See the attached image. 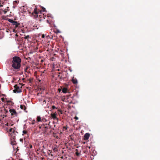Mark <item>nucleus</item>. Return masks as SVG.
Segmentation results:
<instances>
[{"instance_id": "33", "label": "nucleus", "mask_w": 160, "mask_h": 160, "mask_svg": "<svg viewBox=\"0 0 160 160\" xmlns=\"http://www.w3.org/2000/svg\"><path fill=\"white\" fill-rule=\"evenodd\" d=\"M42 38H44V37H45V35H44V34H42Z\"/></svg>"}, {"instance_id": "6", "label": "nucleus", "mask_w": 160, "mask_h": 160, "mask_svg": "<svg viewBox=\"0 0 160 160\" xmlns=\"http://www.w3.org/2000/svg\"><path fill=\"white\" fill-rule=\"evenodd\" d=\"M90 134L89 133H86L84 135V139L85 140H87L89 138Z\"/></svg>"}, {"instance_id": "17", "label": "nucleus", "mask_w": 160, "mask_h": 160, "mask_svg": "<svg viewBox=\"0 0 160 160\" xmlns=\"http://www.w3.org/2000/svg\"><path fill=\"white\" fill-rule=\"evenodd\" d=\"M44 148H45L44 146L43 145L42 147L39 148V149L40 151H41V152H42Z\"/></svg>"}, {"instance_id": "14", "label": "nucleus", "mask_w": 160, "mask_h": 160, "mask_svg": "<svg viewBox=\"0 0 160 160\" xmlns=\"http://www.w3.org/2000/svg\"><path fill=\"white\" fill-rule=\"evenodd\" d=\"M8 111L7 110H6V109L4 110V113L5 114V115H3V118H4V117H7V115H6V113H8Z\"/></svg>"}, {"instance_id": "15", "label": "nucleus", "mask_w": 160, "mask_h": 160, "mask_svg": "<svg viewBox=\"0 0 160 160\" xmlns=\"http://www.w3.org/2000/svg\"><path fill=\"white\" fill-rule=\"evenodd\" d=\"M78 150L77 149H76V153H75V154H76V155L77 156H80V153L79 152H78Z\"/></svg>"}, {"instance_id": "13", "label": "nucleus", "mask_w": 160, "mask_h": 160, "mask_svg": "<svg viewBox=\"0 0 160 160\" xmlns=\"http://www.w3.org/2000/svg\"><path fill=\"white\" fill-rule=\"evenodd\" d=\"M68 91L67 89L66 88H64L62 89V92L64 93H66Z\"/></svg>"}, {"instance_id": "19", "label": "nucleus", "mask_w": 160, "mask_h": 160, "mask_svg": "<svg viewBox=\"0 0 160 160\" xmlns=\"http://www.w3.org/2000/svg\"><path fill=\"white\" fill-rule=\"evenodd\" d=\"M68 128V127L67 126H65L63 127V131H64V130H67Z\"/></svg>"}, {"instance_id": "37", "label": "nucleus", "mask_w": 160, "mask_h": 160, "mask_svg": "<svg viewBox=\"0 0 160 160\" xmlns=\"http://www.w3.org/2000/svg\"><path fill=\"white\" fill-rule=\"evenodd\" d=\"M4 13L5 14V13H6L7 11H6L4 10Z\"/></svg>"}, {"instance_id": "3", "label": "nucleus", "mask_w": 160, "mask_h": 160, "mask_svg": "<svg viewBox=\"0 0 160 160\" xmlns=\"http://www.w3.org/2000/svg\"><path fill=\"white\" fill-rule=\"evenodd\" d=\"M9 111L11 113V115L13 116V117H16L17 116L18 113L14 109H10L9 110Z\"/></svg>"}, {"instance_id": "22", "label": "nucleus", "mask_w": 160, "mask_h": 160, "mask_svg": "<svg viewBox=\"0 0 160 160\" xmlns=\"http://www.w3.org/2000/svg\"><path fill=\"white\" fill-rule=\"evenodd\" d=\"M30 37L29 36V35H27V36H25L24 37V38L25 39H28V38H30Z\"/></svg>"}, {"instance_id": "30", "label": "nucleus", "mask_w": 160, "mask_h": 160, "mask_svg": "<svg viewBox=\"0 0 160 160\" xmlns=\"http://www.w3.org/2000/svg\"><path fill=\"white\" fill-rule=\"evenodd\" d=\"M74 119H75L76 120H77L78 119V118L77 117L75 116L74 117Z\"/></svg>"}, {"instance_id": "24", "label": "nucleus", "mask_w": 160, "mask_h": 160, "mask_svg": "<svg viewBox=\"0 0 160 160\" xmlns=\"http://www.w3.org/2000/svg\"><path fill=\"white\" fill-rule=\"evenodd\" d=\"M22 132H23V134H26L27 133V131L24 130Z\"/></svg>"}, {"instance_id": "35", "label": "nucleus", "mask_w": 160, "mask_h": 160, "mask_svg": "<svg viewBox=\"0 0 160 160\" xmlns=\"http://www.w3.org/2000/svg\"><path fill=\"white\" fill-rule=\"evenodd\" d=\"M57 32L58 33H60V32L59 30H58L57 31Z\"/></svg>"}, {"instance_id": "38", "label": "nucleus", "mask_w": 160, "mask_h": 160, "mask_svg": "<svg viewBox=\"0 0 160 160\" xmlns=\"http://www.w3.org/2000/svg\"><path fill=\"white\" fill-rule=\"evenodd\" d=\"M88 148L89 149H90V147H87V148Z\"/></svg>"}, {"instance_id": "12", "label": "nucleus", "mask_w": 160, "mask_h": 160, "mask_svg": "<svg viewBox=\"0 0 160 160\" xmlns=\"http://www.w3.org/2000/svg\"><path fill=\"white\" fill-rule=\"evenodd\" d=\"M15 23H14L12 24L15 25L16 28L18 27L19 25L20 24L18 23L17 22L15 21Z\"/></svg>"}, {"instance_id": "39", "label": "nucleus", "mask_w": 160, "mask_h": 160, "mask_svg": "<svg viewBox=\"0 0 160 160\" xmlns=\"http://www.w3.org/2000/svg\"><path fill=\"white\" fill-rule=\"evenodd\" d=\"M16 36H18V35H17V34H16Z\"/></svg>"}, {"instance_id": "8", "label": "nucleus", "mask_w": 160, "mask_h": 160, "mask_svg": "<svg viewBox=\"0 0 160 160\" xmlns=\"http://www.w3.org/2000/svg\"><path fill=\"white\" fill-rule=\"evenodd\" d=\"M37 10V8L36 7L34 9V12H32V15H33L34 13L36 15H37L38 13Z\"/></svg>"}, {"instance_id": "7", "label": "nucleus", "mask_w": 160, "mask_h": 160, "mask_svg": "<svg viewBox=\"0 0 160 160\" xmlns=\"http://www.w3.org/2000/svg\"><path fill=\"white\" fill-rule=\"evenodd\" d=\"M51 115L52 117V118L53 119H57V120L58 119V118L56 117V114L55 113H51Z\"/></svg>"}, {"instance_id": "11", "label": "nucleus", "mask_w": 160, "mask_h": 160, "mask_svg": "<svg viewBox=\"0 0 160 160\" xmlns=\"http://www.w3.org/2000/svg\"><path fill=\"white\" fill-rule=\"evenodd\" d=\"M72 81L74 84H77L78 83V81L76 79L73 78L72 79Z\"/></svg>"}, {"instance_id": "42", "label": "nucleus", "mask_w": 160, "mask_h": 160, "mask_svg": "<svg viewBox=\"0 0 160 160\" xmlns=\"http://www.w3.org/2000/svg\"><path fill=\"white\" fill-rule=\"evenodd\" d=\"M50 123V122H48V125H49V124Z\"/></svg>"}, {"instance_id": "40", "label": "nucleus", "mask_w": 160, "mask_h": 160, "mask_svg": "<svg viewBox=\"0 0 160 160\" xmlns=\"http://www.w3.org/2000/svg\"><path fill=\"white\" fill-rule=\"evenodd\" d=\"M8 104L10 105H11V103H9Z\"/></svg>"}, {"instance_id": "2", "label": "nucleus", "mask_w": 160, "mask_h": 160, "mask_svg": "<svg viewBox=\"0 0 160 160\" xmlns=\"http://www.w3.org/2000/svg\"><path fill=\"white\" fill-rule=\"evenodd\" d=\"M15 89L13 90V92L15 93H19L21 92V90L20 88L19 87L17 84L14 86Z\"/></svg>"}, {"instance_id": "25", "label": "nucleus", "mask_w": 160, "mask_h": 160, "mask_svg": "<svg viewBox=\"0 0 160 160\" xmlns=\"http://www.w3.org/2000/svg\"><path fill=\"white\" fill-rule=\"evenodd\" d=\"M9 131L10 132H14V130L12 128H11L9 129Z\"/></svg>"}, {"instance_id": "32", "label": "nucleus", "mask_w": 160, "mask_h": 160, "mask_svg": "<svg viewBox=\"0 0 160 160\" xmlns=\"http://www.w3.org/2000/svg\"><path fill=\"white\" fill-rule=\"evenodd\" d=\"M29 147L30 148H32V145L31 144H30L29 145Z\"/></svg>"}, {"instance_id": "28", "label": "nucleus", "mask_w": 160, "mask_h": 160, "mask_svg": "<svg viewBox=\"0 0 160 160\" xmlns=\"http://www.w3.org/2000/svg\"><path fill=\"white\" fill-rule=\"evenodd\" d=\"M42 11L43 12H45V8L43 7H42Z\"/></svg>"}, {"instance_id": "4", "label": "nucleus", "mask_w": 160, "mask_h": 160, "mask_svg": "<svg viewBox=\"0 0 160 160\" xmlns=\"http://www.w3.org/2000/svg\"><path fill=\"white\" fill-rule=\"evenodd\" d=\"M15 137L14 136L12 137L10 139L11 142L10 143L12 145H15L16 142V141H15Z\"/></svg>"}, {"instance_id": "26", "label": "nucleus", "mask_w": 160, "mask_h": 160, "mask_svg": "<svg viewBox=\"0 0 160 160\" xmlns=\"http://www.w3.org/2000/svg\"><path fill=\"white\" fill-rule=\"evenodd\" d=\"M28 67H26L24 69V70L25 72H27V70L28 69Z\"/></svg>"}, {"instance_id": "1", "label": "nucleus", "mask_w": 160, "mask_h": 160, "mask_svg": "<svg viewBox=\"0 0 160 160\" xmlns=\"http://www.w3.org/2000/svg\"><path fill=\"white\" fill-rule=\"evenodd\" d=\"M21 59L18 57L14 56L12 58V66L14 71H18L19 70L21 67Z\"/></svg>"}, {"instance_id": "5", "label": "nucleus", "mask_w": 160, "mask_h": 160, "mask_svg": "<svg viewBox=\"0 0 160 160\" xmlns=\"http://www.w3.org/2000/svg\"><path fill=\"white\" fill-rule=\"evenodd\" d=\"M44 128V129L43 130L44 132H47V130L48 128V126H45L44 124H43L41 126H40L39 128Z\"/></svg>"}, {"instance_id": "34", "label": "nucleus", "mask_w": 160, "mask_h": 160, "mask_svg": "<svg viewBox=\"0 0 160 160\" xmlns=\"http://www.w3.org/2000/svg\"><path fill=\"white\" fill-rule=\"evenodd\" d=\"M47 22L48 23H49V24H50V22H49V20H47Z\"/></svg>"}, {"instance_id": "27", "label": "nucleus", "mask_w": 160, "mask_h": 160, "mask_svg": "<svg viewBox=\"0 0 160 160\" xmlns=\"http://www.w3.org/2000/svg\"><path fill=\"white\" fill-rule=\"evenodd\" d=\"M35 120H33L32 121V122L31 123V124L33 125L35 124Z\"/></svg>"}, {"instance_id": "31", "label": "nucleus", "mask_w": 160, "mask_h": 160, "mask_svg": "<svg viewBox=\"0 0 160 160\" xmlns=\"http://www.w3.org/2000/svg\"><path fill=\"white\" fill-rule=\"evenodd\" d=\"M52 108L53 109H54L56 108V107L54 105L52 106Z\"/></svg>"}, {"instance_id": "9", "label": "nucleus", "mask_w": 160, "mask_h": 160, "mask_svg": "<svg viewBox=\"0 0 160 160\" xmlns=\"http://www.w3.org/2000/svg\"><path fill=\"white\" fill-rule=\"evenodd\" d=\"M20 108L24 110L25 111H26V112H27V111H26V108L24 105H20Z\"/></svg>"}, {"instance_id": "23", "label": "nucleus", "mask_w": 160, "mask_h": 160, "mask_svg": "<svg viewBox=\"0 0 160 160\" xmlns=\"http://www.w3.org/2000/svg\"><path fill=\"white\" fill-rule=\"evenodd\" d=\"M53 149L54 152L57 151V150H58V149H57V148H56V147H54V148H53Z\"/></svg>"}, {"instance_id": "10", "label": "nucleus", "mask_w": 160, "mask_h": 160, "mask_svg": "<svg viewBox=\"0 0 160 160\" xmlns=\"http://www.w3.org/2000/svg\"><path fill=\"white\" fill-rule=\"evenodd\" d=\"M41 118L40 116H38L37 118V121L38 122H41Z\"/></svg>"}, {"instance_id": "16", "label": "nucleus", "mask_w": 160, "mask_h": 160, "mask_svg": "<svg viewBox=\"0 0 160 160\" xmlns=\"http://www.w3.org/2000/svg\"><path fill=\"white\" fill-rule=\"evenodd\" d=\"M8 21L11 23L12 24H13L14 23H15V21H13V20L11 19H9Z\"/></svg>"}, {"instance_id": "20", "label": "nucleus", "mask_w": 160, "mask_h": 160, "mask_svg": "<svg viewBox=\"0 0 160 160\" xmlns=\"http://www.w3.org/2000/svg\"><path fill=\"white\" fill-rule=\"evenodd\" d=\"M47 121V119L44 118H42L41 120V122H46Z\"/></svg>"}, {"instance_id": "36", "label": "nucleus", "mask_w": 160, "mask_h": 160, "mask_svg": "<svg viewBox=\"0 0 160 160\" xmlns=\"http://www.w3.org/2000/svg\"><path fill=\"white\" fill-rule=\"evenodd\" d=\"M6 125L8 126V123H7L6 124Z\"/></svg>"}, {"instance_id": "29", "label": "nucleus", "mask_w": 160, "mask_h": 160, "mask_svg": "<svg viewBox=\"0 0 160 160\" xmlns=\"http://www.w3.org/2000/svg\"><path fill=\"white\" fill-rule=\"evenodd\" d=\"M1 100L3 102H6L5 101H4V99L3 98H2L1 99Z\"/></svg>"}, {"instance_id": "18", "label": "nucleus", "mask_w": 160, "mask_h": 160, "mask_svg": "<svg viewBox=\"0 0 160 160\" xmlns=\"http://www.w3.org/2000/svg\"><path fill=\"white\" fill-rule=\"evenodd\" d=\"M6 102H7V103L8 104L9 103H11V105H12L13 104V103L10 100H8L7 101H6Z\"/></svg>"}, {"instance_id": "41", "label": "nucleus", "mask_w": 160, "mask_h": 160, "mask_svg": "<svg viewBox=\"0 0 160 160\" xmlns=\"http://www.w3.org/2000/svg\"><path fill=\"white\" fill-rule=\"evenodd\" d=\"M2 5H0V7H2Z\"/></svg>"}, {"instance_id": "21", "label": "nucleus", "mask_w": 160, "mask_h": 160, "mask_svg": "<svg viewBox=\"0 0 160 160\" xmlns=\"http://www.w3.org/2000/svg\"><path fill=\"white\" fill-rule=\"evenodd\" d=\"M52 151H51L50 150H49L48 152V155H49V156L51 155L52 156H53L52 154H51V153H52Z\"/></svg>"}]
</instances>
